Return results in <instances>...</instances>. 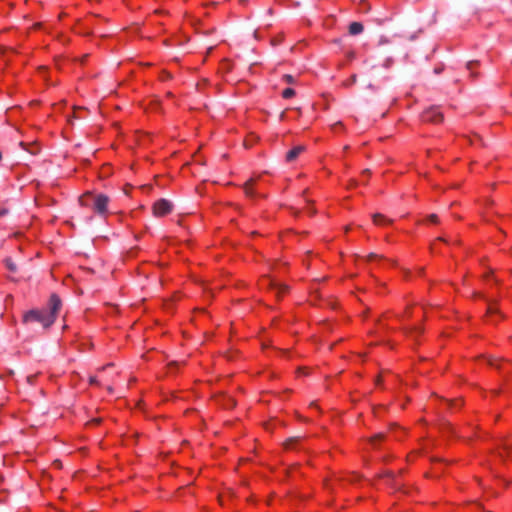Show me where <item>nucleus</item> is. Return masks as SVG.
Masks as SVG:
<instances>
[{"mask_svg":"<svg viewBox=\"0 0 512 512\" xmlns=\"http://www.w3.org/2000/svg\"><path fill=\"white\" fill-rule=\"evenodd\" d=\"M438 240L446 242V239L444 237H439Z\"/></svg>","mask_w":512,"mask_h":512,"instance_id":"nucleus-32","label":"nucleus"},{"mask_svg":"<svg viewBox=\"0 0 512 512\" xmlns=\"http://www.w3.org/2000/svg\"><path fill=\"white\" fill-rule=\"evenodd\" d=\"M356 82H357V75L353 74L346 82H344L343 85L346 87H349L351 85H354Z\"/></svg>","mask_w":512,"mask_h":512,"instance_id":"nucleus-13","label":"nucleus"},{"mask_svg":"<svg viewBox=\"0 0 512 512\" xmlns=\"http://www.w3.org/2000/svg\"><path fill=\"white\" fill-rule=\"evenodd\" d=\"M176 365H177V362H171V363L169 364V366H176Z\"/></svg>","mask_w":512,"mask_h":512,"instance_id":"nucleus-34","label":"nucleus"},{"mask_svg":"<svg viewBox=\"0 0 512 512\" xmlns=\"http://www.w3.org/2000/svg\"><path fill=\"white\" fill-rule=\"evenodd\" d=\"M428 220L431 222V223H438L439 219H438V216L436 214H430L428 216Z\"/></svg>","mask_w":512,"mask_h":512,"instance_id":"nucleus-16","label":"nucleus"},{"mask_svg":"<svg viewBox=\"0 0 512 512\" xmlns=\"http://www.w3.org/2000/svg\"><path fill=\"white\" fill-rule=\"evenodd\" d=\"M253 183H254V179H252V178H251V179H249V180L244 184V187H243V188H244L245 194H246L247 196L252 197V196L254 195V192H253V190H252V185H253Z\"/></svg>","mask_w":512,"mask_h":512,"instance_id":"nucleus-11","label":"nucleus"},{"mask_svg":"<svg viewBox=\"0 0 512 512\" xmlns=\"http://www.w3.org/2000/svg\"><path fill=\"white\" fill-rule=\"evenodd\" d=\"M282 79H283V81H285L288 84H294L296 82L294 76H292L290 74L283 75Z\"/></svg>","mask_w":512,"mask_h":512,"instance_id":"nucleus-14","label":"nucleus"},{"mask_svg":"<svg viewBox=\"0 0 512 512\" xmlns=\"http://www.w3.org/2000/svg\"><path fill=\"white\" fill-rule=\"evenodd\" d=\"M295 95V90L292 88H286L282 92V97L285 99H289Z\"/></svg>","mask_w":512,"mask_h":512,"instance_id":"nucleus-12","label":"nucleus"},{"mask_svg":"<svg viewBox=\"0 0 512 512\" xmlns=\"http://www.w3.org/2000/svg\"><path fill=\"white\" fill-rule=\"evenodd\" d=\"M172 209V202L168 201L167 199H159L153 205V214L156 217H163L169 214L172 211Z\"/></svg>","mask_w":512,"mask_h":512,"instance_id":"nucleus-3","label":"nucleus"},{"mask_svg":"<svg viewBox=\"0 0 512 512\" xmlns=\"http://www.w3.org/2000/svg\"><path fill=\"white\" fill-rule=\"evenodd\" d=\"M380 381H381V378L379 377V378L376 380V382H377V383H380Z\"/></svg>","mask_w":512,"mask_h":512,"instance_id":"nucleus-36","label":"nucleus"},{"mask_svg":"<svg viewBox=\"0 0 512 512\" xmlns=\"http://www.w3.org/2000/svg\"><path fill=\"white\" fill-rule=\"evenodd\" d=\"M306 147L303 145H298L287 152L286 160L288 162L294 161L301 153L305 151Z\"/></svg>","mask_w":512,"mask_h":512,"instance_id":"nucleus-5","label":"nucleus"},{"mask_svg":"<svg viewBox=\"0 0 512 512\" xmlns=\"http://www.w3.org/2000/svg\"><path fill=\"white\" fill-rule=\"evenodd\" d=\"M435 72H436V73H440V72H441V70H440V69H436V70H435Z\"/></svg>","mask_w":512,"mask_h":512,"instance_id":"nucleus-35","label":"nucleus"},{"mask_svg":"<svg viewBox=\"0 0 512 512\" xmlns=\"http://www.w3.org/2000/svg\"><path fill=\"white\" fill-rule=\"evenodd\" d=\"M299 441L300 437H291L284 442V447L286 449H294Z\"/></svg>","mask_w":512,"mask_h":512,"instance_id":"nucleus-10","label":"nucleus"},{"mask_svg":"<svg viewBox=\"0 0 512 512\" xmlns=\"http://www.w3.org/2000/svg\"><path fill=\"white\" fill-rule=\"evenodd\" d=\"M412 330L421 332L422 330L420 328L414 327Z\"/></svg>","mask_w":512,"mask_h":512,"instance_id":"nucleus-33","label":"nucleus"},{"mask_svg":"<svg viewBox=\"0 0 512 512\" xmlns=\"http://www.w3.org/2000/svg\"><path fill=\"white\" fill-rule=\"evenodd\" d=\"M494 312H496V309L492 305H489L488 309H487V313L492 314Z\"/></svg>","mask_w":512,"mask_h":512,"instance_id":"nucleus-24","label":"nucleus"},{"mask_svg":"<svg viewBox=\"0 0 512 512\" xmlns=\"http://www.w3.org/2000/svg\"><path fill=\"white\" fill-rule=\"evenodd\" d=\"M107 390H108L110 393H112V392H113V388H112L111 386H108V387H107Z\"/></svg>","mask_w":512,"mask_h":512,"instance_id":"nucleus-31","label":"nucleus"},{"mask_svg":"<svg viewBox=\"0 0 512 512\" xmlns=\"http://www.w3.org/2000/svg\"><path fill=\"white\" fill-rule=\"evenodd\" d=\"M61 299L56 294H52L49 300V310H30L25 313L23 321L25 323H39L44 328L50 327L61 308Z\"/></svg>","mask_w":512,"mask_h":512,"instance_id":"nucleus-1","label":"nucleus"},{"mask_svg":"<svg viewBox=\"0 0 512 512\" xmlns=\"http://www.w3.org/2000/svg\"><path fill=\"white\" fill-rule=\"evenodd\" d=\"M373 222L377 225H384L392 223V220L386 218L384 215L380 213H375L373 214Z\"/></svg>","mask_w":512,"mask_h":512,"instance_id":"nucleus-7","label":"nucleus"},{"mask_svg":"<svg viewBox=\"0 0 512 512\" xmlns=\"http://www.w3.org/2000/svg\"><path fill=\"white\" fill-rule=\"evenodd\" d=\"M3 262H4L5 267L11 273H16L17 272V265H16V263L10 257L5 258Z\"/></svg>","mask_w":512,"mask_h":512,"instance_id":"nucleus-9","label":"nucleus"},{"mask_svg":"<svg viewBox=\"0 0 512 512\" xmlns=\"http://www.w3.org/2000/svg\"><path fill=\"white\" fill-rule=\"evenodd\" d=\"M89 383L92 384V385H97L99 382H98L96 377L92 376V377L89 378Z\"/></svg>","mask_w":512,"mask_h":512,"instance_id":"nucleus-22","label":"nucleus"},{"mask_svg":"<svg viewBox=\"0 0 512 512\" xmlns=\"http://www.w3.org/2000/svg\"><path fill=\"white\" fill-rule=\"evenodd\" d=\"M422 121L427 123H440L443 120V115L436 107H430L422 113Z\"/></svg>","mask_w":512,"mask_h":512,"instance_id":"nucleus-4","label":"nucleus"},{"mask_svg":"<svg viewBox=\"0 0 512 512\" xmlns=\"http://www.w3.org/2000/svg\"><path fill=\"white\" fill-rule=\"evenodd\" d=\"M270 287L277 291V294H276L277 297H280L281 294L285 293L288 290V286H286L284 284H278L273 281L270 282Z\"/></svg>","mask_w":512,"mask_h":512,"instance_id":"nucleus-8","label":"nucleus"},{"mask_svg":"<svg viewBox=\"0 0 512 512\" xmlns=\"http://www.w3.org/2000/svg\"><path fill=\"white\" fill-rule=\"evenodd\" d=\"M355 56H356V55H355V52H354V51H350V52H348V54H347V57H348V59H350V60H353V59L355 58Z\"/></svg>","mask_w":512,"mask_h":512,"instance_id":"nucleus-23","label":"nucleus"},{"mask_svg":"<svg viewBox=\"0 0 512 512\" xmlns=\"http://www.w3.org/2000/svg\"><path fill=\"white\" fill-rule=\"evenodd\" d=\"M363 30H364V26L360 22H352V23H350L349 28H348L349 34L352 36L362 33Z\"/></svg>","mask_w":512,"mask_h":512,"instance_id":"nucleus-6","label":"nucleus"},{"mask_svg":"<svg viewBox=\"0 0 512 512\" xmlns=\"http://www.w3.org/2000/svg\"><path fill=\"white\" fill-rule=\"evenodd\" d=\"M100 422V419H94L90 422V424H98Z\"/></svg>","mask_w":512,"mask_h":512,"instance_id":"nucleus-27","label":"nucleus"},{"mask_svg":"<svg viewBox=\"0 0 512 512\" xmlns=\"http://www.w3.org/2000/svg\"><path fill=\"white\" fill-rule=\"evenodd\" d=\"M503 449L506 450L509 455H512V444H504Z\"/></svg>","mask_w":512,"mask_h":512,"instance_id":"nucleus-17","label":"nucleus"},{"mask_svg":"<svg viewBox=\"0 0 512 512\" xmlns=\"http://www.w3.org/2000/svg\"><path fill=\"white\" fill-rule=\"evenodd\" d=\"M383 476L393 478V473L391 471H387V472H385V474H383Z\"/></svg>","mask_w":512,"mask_h":512,"instance_id":"nucleus-26","label":"nucleus"},{"mask_svg":"<svg viewBox=\"0 0 512 512\" xmlns=\"http://www.w3.org/2000/svg\"><path fill=\"white\" fill-rule=\"evenodd\" d=\"M384 438H385V434H383V433H379V434H376L375 436H373V437L371 438V442H372L373 444H375V442H376L377 440H383Z\"/></svg>","mask_w":512,"mask_h":512,"instance_id":"nucleus-15","label":"nucleus"},{"mask_svg":"<svg viewBox=\"0 0 512 512\" xmlns=\"http://www.w3.org/2000/svg\"><path fill=\"white\" fill-rule=\"evenodd\" d=\"M488 364H489L490 366H492V367L499 368V365L496 363V360H494V359H492V358H490V359L488 360Z\"/></svg>","mask_w":512,"mask_h":512,"instance_id":"nucleus-20","label":"nucleus"},{"mask_svg":"<svg viewBox=\"0 0 512 512\" xmlns=\"http://www.w3.org/2000/svg\"><path fill=\"white\" fill-rule=\"evenodd\" d=\"M79 203L82 206L92 207L99 214H104L107 211L109 198L104 194L94 195L91 192H86L79 198Z\"/></svg>","mask_w":512,"mask_h":512,"instance_id":"nucleus-2","label":"nucleus"},{"mask_svg":"<svg viewBox=\"0 0 512 512\" xmlns=\"http://www.w3.org/2000/svg\"><path fill=\"white\" fill-rule=\"evenodd\" d=\"M478 64V61H470L467 63V69L472 71L473 67Z\"/></svg>","mask_w":512,"mask_h":512,"instance_id":"nucleus-18","label":"nucleus"},{"mask_svg":"<svg viewBox=\"0 0 512 512\" xmlns=\"http://www.w3.org/2000/svg\"><path fill=\"white\" fill-rule=\"evenodd\" d=\"M6 214H8V210H7V209H5V208L0 209V217H1V216H4V215H6Z\"/></svg>","mask_w":512,"mask_h":512,"instance_id":"nucleus-25","label":"nucleus"},{"mask_svg":"<svg viewBox=\"0 0 512 512\" xmlns=\"http://www.w3.org/2000/svg\"><path fill=\"white\" fill-rule=\"evenodd\" d=\"M370 173H371V172H370V170H369V169H365V170H363V172H362V174H367V175H370Z\"/></svg>","mask_w":512,"mask_h":512,"instance_id":"nucleus-29","label":"nucleus"},{"mask_svg":"<svg viewBox=\"0 0 512 512\" xmlns=\"http://www.w3.org/2000/svg\"><path fill=\"white\" fill-rule=\"evenodd\" d=\"M369 89H374V85L372 83H369L368 86H367Z\"/></svg>","mask_w":512,"mask_h":512,"instance_id":"nucleus-30","label":"nucleus"},{"mask_svg":"<svg viewBox=\"0 0 512 512\" xmlns=\"http://www.w3.org/2000/svg\"><path fill=\"white\" fill-rule=\"evenodd\" d=\"M341 125V122H337L333 125V129H336V127H340Z\"/></svg>","mask_w":512,"mask_h":512,"instance_id":"nucleus-28","label":"nucleus"},{"mask_svg":"<svg viewBox=\"0 0 512 512\" xmlns=\"http://www.w3.org/2000/svg\"><path fill=\"white\" fill-rule=\"evenodd\" d=\"M377 258H379V256L377 254H375V253H370L369 255H367V260L368 261H372V260L377 259Z\"/></svg>","mask_w":512,"mask_h":512,"instance_id":"nucleus-19","label":"nucleus"},{"mask_svg":"<svg viewBox=\"0 0 512 512\" xmlns=\"http://www.w3.org/2000/svg\"><path fill=\"white\" fill-rule=\"evenodd\" d=\"M35 377H36L35 375H29V376H27V378H26V379H27V382H28L29 384H33V383H34V380H35Z\"/></svg>","mask_w":512,"mask_h":512,"instance_id":"nucleus-21","label":"nucleus"}]
</instances>
